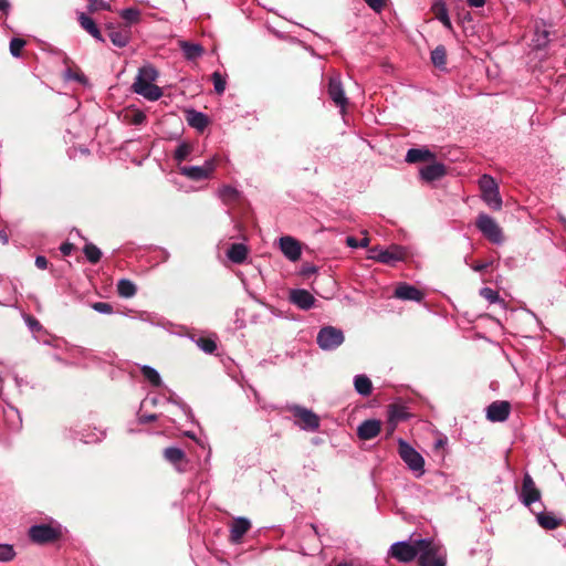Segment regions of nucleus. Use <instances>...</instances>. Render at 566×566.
<instances>
[{"mask_svg": "<svg viewBox=\"0 0 566 566\" xmlns=\"http://www.w3.org/2000/svg\"><path fill=\"white\" fill-rule=\"evenodd\" d=\"M158 77L157 70L151 65H144L138 70V74L132 85L133 92L142 95L148 101H158L163 96V91L154 82Z\"/></svg>", "mask_w": 566, "mask_h": 566, "instance_id": "1", "label": "nucleus"}, {"mask_svg": "<svg viewBox=\"0 0 566 566\" xmlns=\"http://www.w3.org/2000/svg\"><path fill=\"white\" fill-rule=\"evenodd\" d=\"M398 453L401 460L416 478H421L426 472L423 457L402 439L398 440Z\"/></svg>", "mask_w": 566, "mask_h": 566, "instance_id": "2", "label": "nucleus"}, {"mask_svg": "<svg viewBox=\"0 0 566 566\" xmlns=\"http://www.w3.org/2000/svg\"><path fill=\"white\" fill-rule=\"evenodd\" d=\"M428 546V539H417L415 542H397L390 547V554L394 558L402 563H409L417 556L419 557L421 549Z\"/></svg>", "mask_w": 566, "mask_h": 566, "instance_id": "3", "label": "nucleus"}, {"mask_svg": "<svg viewBox=\"0 0 566 566\" xmlns=\"http://www.w3.org/2000/svg\"><path fill=\"white\" fill-rule=\"evenodd\" d=\"M482 200L491 209L499 211L502 209L503 200L500 195L499 185L490 175H483L479 179Z\"/></svg>", "mask_w": 566, "mask_h": 566, "instance_id": "4", "label": "nucleus"}, {"mask_svg": "<svg viewBox=\"0 0 566 566\" xmlns=\"http://www.w3.org/2000/svg\"><path fill=\"white\" fill-rule=\"evenodd\" d=\"M475 226L479 231L492 243L501 244L504 240L501 227L486 213H480Z\"/></svg>", "mask_w": 566, "mask_h": 566, "instance_id": "5", "label": "nucleus"}, {"mask_svg": "<svg viewBox=\"0 0 566 566\" xmlns=\"http://www.w3.org/2000/svg\"><path fill=\"white\" fill-rule=\"evenodd\" d=\"M407 256V251L405 248L392 244L387 249L382 248H373L370 250L369 259L380 262L382 264L392 265L396 262L403 261Z\"/></svg>", "mask_w": 566, "mask_h": 566, "instance_id": "6", "label": "nucleus"}, {"mask_svg": "<svg viewBox=\"0 0 566 566\" xmlns=\"http://www.w3.org/2000/svg\"><path fill=\"white\" fill-rule=\"evenodd\" d=\"M287 409L297 419L295 424L298 426L302 430L316 431L319 428V417L312 410L298 405L290 406Z\"/></svg>", "mask_w": 566, "mask_h": 566, "instance_id": "7", "label": "nucleus"}, {"mask_svg": "<svg viewBox=\"0 0 566 566\" xmlns=\"http://www.w3.org/2000/svg\"><path fill=\"white\" fill-rule=\"evenodd\" d=\"M318 346L324 350H333L344 342V334L334 326L323 327L316 337Z\"/></svg>", "mask_w": 566, "mask_h": 566, "instance_id": "8", "label": "nucleus"}, {"mask_svg": "<svg viewBox=\"0 0 566 566\" xmlns=\"http://www.w3.org/2000/svg\"><path fill=\"white\" fill-rule=\"evenodd\" d=\"M217 159L211 158L205 161L202 166H180L179 172L191 180L208 179L216 169Z\"/></svg>", "mask_w": 566, "mask_h": 566, "instance_id": "9", "label": "nucleus"}, {"mask_svg": "<svg viewBox=\"0 0 566 566\" xmlns=\"http://www.w3.org/2000/svg\"><path fill=\"white\" fill-rule=\"evenodd\" d=\"M518 499L526 507L530 509L532 504L541 500V491L536 488L533 478L528 473L523 478Z\"/></svg>", "mask_w": 566, "mask_h": 566, "instance_id": "10", "label": "nucleus"}, {"mask_svg": "<svg viewBox=\"0 0 566 566\" xmlns=\"http://www.w3.org/2000/svg\"><path fill=\"white\" fill-rule=\"evenodd\" d=\"M327 92L334 104L344 111L348 104V99L338 74H334L329 77Z\"/></svg>", "mask_w": 566, "mask_h": 566, "instance_id": "11", "label": "nucleus"}, {"mask_svg": "<svg viewBox=\"0 0 566 566\" xmlns=\"http://www.w3.org/2000/svg\"><path fill=\"white\" fill-rule=\"evenodd\" d=\"M419 566H446V555L428 539V546L421 549Z\"/></svg>", "mask_w": 566, "mask_h": 566, "instance_id": "12", "label": "nucleus"}, {"mask_svg": "<svg viewBox=\"0 0 566 566\" xmlns=\"http://www.w3.org/2000/svg\"><path fill=\"white\" fill-rule=\"evenodd\" d=\"M29 536L34 543L44 544L55 541L60 532L50 525L41 524L32 526Z\"/></svg>", "mask_w": 566, "mask_h": 566, "instance_id": "13", "label": "nucleus"}, {"mask_svg": "<svg viewBox=\"0 0 566 566\" xmlns=\"http://www.w3.org/2000/svg\"><path fill=\"white\" fill-rule=\"evenodd\" d=\"M511 412V405L505 400L493 401L486 408V419L491 422H503L505 421Z\"/></svg>", "mask_w": 566, "mask_h": 566, "instance_id": "14", "label": "nucleus"}, {"mask_svg": "<svg viewBox=\"0 0 566 566\" xmlns=\"http://www.w3.org/2000/svg\"><path fill=\"white\" fill-rule=\"evenodd\" d=\"M553 25L541 20L535 23V30H534V38L533 42L535 48L537 49H544L551 42V35L553 34L552 31Z\"/></svg>", "mask_w": 566, "mask_h": 566, "instance_id": "15", "label": "nucleus"}, {"mask_svg": "<svg viewBox=\"0 0 566 566\" xmlns=\"http://www.w3.org/2000/svg\"><path fill=\"white\" fill-rule=\"evenodd\" d=\"M289 300L300 310L307 311L315 304V297L304 289L291 290Z\"/></svg>", "mask_w": 566, "mask_h": 566, "instance_id": "16", "label": "nucleus"}, {"mask_svg": "<svg viewBox=\"0 0 566 566\" xmlns=\"http://www.w3.org/2000/svg\"><path fill=\"white\" fill-rule=\"evenodd\" d=\"M280 249L282 253L292 262H295L301 258V245L298 241L292 237H282L280 239Z\"/></svg>", "mask_w": 566, "mask_h": 566, "instance_id": "17", "label": "nucleus"}, {"mask_svg": "<svg viewBox=\"0 0 566 566\" xmlns=\"http://www.w3.org/2000/svg\"><path fill=\"white\" fill-rule=\"evenodd\" d=\"M381 422L377 419H368L363 421L357 428V436L361 440H370L379 434Z\"/></svg>", "mask_w": 566, "mask_h": 566, "instance_id": "18", "label": "nucleus"}, {"mask_svg": "<svg viewBox=\"0 0 566 566\" xmlns=\"http://www.w3.org/2000/svg\"><path fill=\"white\" fill-rule=\"evenodd\" d=\"M395 296L403 301L420 302L423 298V293L410 284L401 283L396 287Z\"/></svg>", "mask_w": 566, "mask_h": 566, "instance_id": "19", "label": "nucleus"}, {"mask_svg": "<svg viewBox=\"0 0 566 566\" xmlns=\"http://www.w3.org/2000/svg\"><path fill=\"white\" fill-rule=\"evenodd\" d=\"M531 511L536 515V521L541 527L553 531L562 525L563 520L557 517L553 512H535L531 509Z\"/></svg>", "mask_w": 566, "mask_h": 566, "instance_id": "20", "label": "nucleus"}, {"mask_svg": "<svg viewBox=\"0 0 566 566\" xmlns=\"http://www.w3.org/2000/svg\"><path fill=\"white\" fill-rule=\"evenodd\" d=\"M108 36L112 43L118 48H124L128 44L130 39V30L128 27L117 29L113 24L107 25Z\"/></svg>", "mask_w": 566, "mask_h": 566, "instance_id": "21", "label": "nucleus"}, {"mask_svg": "<svg viewBox=\"0 0 566 566\" xmlns=\"http://www.w3.org/2000/svg\"><path fill=\"white\" fill-rule=\"evenodd\" d=\"M164 458L170 462L179 472L185 471L186 454L180 448L169 447L164 450Z\"/></svg>", "mask_w": 566, "mask_h": 566, "instance_id": "22", "label": "nucleus"}, {"mask_svg": "<svg viewBox=\"0 0 566 566\" xmlns=\"http://www.w3.org/2000/svg\"><path fill=\"white\" fill-rule=\"evenodd\" d=\"M251 523L245 517H237L230 527V539L233 543H239L243 535L250 530Z\"/></svg>", "mask_w": 566, "mask_h": 566, "instance_id": "23", "label": "nucleus"}, {"mask_svg": "<svg viewBox=\"0 0 566 566\" xmlns=\"http://www.w3.org/2000/svg\"><path fill=\"white\" fill-rule=\"evenodd\" d=\"M77 21L82 29H84L88 34H91L95 40L99 42H105L99 29L92 18H90L84 12L77 13Z\"/></svg>", "mask_w": 566, "mask_h": 566, "instance_id": "24", "label": "nucleus"}, {"mask_svg": "<svg viewBox=\"0 0 566 566\" xmlns=\"http://www.w3.org/2000/svg\"><path fill=\"white\" fill-rule=\"evenodd\" d=\"M408 418V412L402 406L391 405L388 409L389 433H392L400 421Z\"/></svg>", "mask_w": 566, "mask_h": 566, "instance_id": "25", "label": "nucleus"}, {"mask_svg": "<svg viewBox=\"0 0 566 566\" xmlns=\"http://www.w3.org/2000/svg\"><path fill=\"white\" fill-rule=\"evenodd\" d=\"M446 174V167L442 164L436 163L428 165L420 170L421 178L426 181H433L440 179Z\"/></svg>", "mask_w": 566, "mask_h": 566, "instance_id": "26", "label": "nucleus"}, {"mask_svg": "<svg viewBox=\"0 0 566 566\" xmlns=\"http://www.w3.org/2000/svg\"><path fill=\"white\" fill-rule=\"evenodd\" d=\"M227 256L233 263L241 264L248 256V248L243 243H233L228 249Z\"/></svg>", "mask_w": 566, "mask_h": 566, "instance_id": "27", "label": "nucleus"}, {"mask_svg": "<svg viewBox=\"0 0 566 566\" xmlns=\"http://www.w3.org/2000/svg\"><path fill=\"white\" fill-rule=\"evenodd\" d=\"M431 158H433V154L429 149L411 148L406 155V161L410 164L427 161Z\"/></svg>", "mask_w": 566, "mask_h": 566, "instance_id": "28", "label": "nucleus"}, {"mask_svg": "<svg viewBox=\"0 0 566 566\" xmlns=\"http://www.w3.org/2000/svg\"><path fill=\"white\" fill-rule=\"evenodd\" d=\"M180 49L187 60H196L203 54V48L197 43H190L187 41L180 42Z\"/></svg>", "mask_w": 566, "mask_h": 566, "instance_id": "29", "label": "nucleus"}, {"mask_svg": "<svg viewBox=\"0 0 566 566\" xmlns=\"http://www.w3.org/2000/svg\"><path fill=\"white\" fill-rule=\"evenodd\" d=\"M187 122L191 127L198 130H203L208 125L207 116L193 109L187 113Z\"/></svg>", "mask_w": 566, "mask_h": 566, "instance_id": "30", "label": "nucleus"}, {"mask_svg": "<svg viewBox=\"0 0 566 566\" xmlns=\"http://www.w3.org/2000/svg\"><path fill=\"white\" fill-rule=\"evenodd\" d=\"M432 11L436 18L449 30L452 29V23L448 14V9L444 2H436L432 6Z\"/></svg>", "mask_w": 566, "mask_h": 566, "instance_id": "31", "label": "nucleus"}, {"mask_svg": "<svg viewBox=\"0 0 566 566\" xmlns=\"http://www.w3.org/2000/svg\"><path fill=\"white\" fill-rule=\"evenodd\" d=\"M355 390L361 396H369L373 390L370 379L365 375H357L354 379Z\"/></svg>", "mask_w": 566, "mask_h": 566, "instance_id": "32", "label": "nucleus"}, {"mask_svg": "<svg viewBox=\"0 0 566 566\" xmlns=\"http://www.w3.org/2000/svg\"><path fill=\"white\" fill-rule=\"evenodd\" d=\"M117 293L125 298L132 297L136 294V286L132 281L122 279L117 283Z\"/></svg>", "mask_w": 566, "mask_h": 566, "instance_id": "33", "label": "nucleus"}, {"mask_svg": "<svg viewBox=\"0 0 566 566\" xmlns=\"http://www.w3.org/2000/svg\"><path fill=\"white\" fill-rule=\"evenodd\" d=\"M431 61L436 67L443 69L447 63V51L443 45H438L431 52Z\"/></svg>", "mask_w": 566, "mask_h": 566, "instance_id": "34", "label": "nucleus"}, {"mask_svg": "<svg viewBox=\"0 0 566 566\" xmlns=\"http://www.w3.org/2000/svg\"><path fill=\"white\" fill-rule=\"evenodd\" d=\"M239 191L231 186H223L219 189V197L224 203H231L239 198Z\"/></svg>", "mask_w": 566, "mask_h": 566, "instance_id": "35", "label": "nucleus"}, {"mask_svg": "<svg viewBox=\"0 0 566 566\" xmlns=\"http://www.w3.org/2000/svg\"><path fill=\"white\" fill-rule=\"evenodd\" d=\"M142 374L151 385L159 386L161 384V378L155 368L145 365L142 367Z\"/></svg>", "mask_w": 566, "mask_h": 566, "instance_id": "36", "label": "nucleus"}, {"mask_svg": "<svg viewBox=\"0 0 566 566\" xmlns=\"http://www.w3.org/2000/svg\"><path fill=\"white\" fill-rule=\"evenodd\" d=\"M197 346L207 354H212L217 349L216 340L209 337H199L196 340Z\"/></svg>", "mask_w": 566, "mask_h": 566, "instance_id": "37", "label": "nucleus"}, {"mask_svg": "<svg viewBox=\"0 0 566 566\" xmlns=\"http://www.w3.org/2000/svg\"><path fill=\"white\" fill-rule=\"evenodd\" d=\"M84 254L91 263H97L102 256L101 250L92 243L84 247Z\"/></svg>", "mask_w": 566, "mask_h": 566, "instance_id": "38", "label": "nucleus"}, {"mask_svg": "<svg viewBox=\"0 0 566 566\" xmlns=\"http://www.w3.org/2000/svg\"><path fill=\"white\" fill-rule=\"evenodd\" d=\"M119 14L128 23L138 22L140 17V12L134 8L123 9Z\"/></svg>", "mask_w": 566, "mask_h": 566, "instance_id": "39", "label": "nucleus"}, {"mask_svg": "<svg viewBox=\"0 0 566 566\" xmlns=\"http://www.w3.org/2000/svg\"><path fill=\"white\" fill-rule=\"evenodd\" d=\"M211 77H212L216 93L219 95L223 94L226 91V84H227L226 77L219 72H214Z\"/></svg>", "mask_w": 566, "mask_h": 566, "instance_id": "40", "label": "nucleus"}, {"mask_svg": "<svg viewBox=\"0 0 566 566\" xmlns=\"http://www.w3.org/2000/svg\"><path fill=\"white\" fill-rule=\"evenodd\" d=\"M190 153H191V147L188 144L182 143L176 148L174 158L178 163H180V161L185 160L189 156Z\"/></svg>", "mask_w": 566, "mask_h": 566, "instance_id": "41", "label": "nucleus"}, {"mask_svg": "<svg viewBox=\"0 0 566 566\" xmlns=\"http://www.w3.org/2000/svg\"><path fill=\"white\" fill-rule=\"evenodd\" d=\"M15 552L13 546L9 544H0V562H9L13 559Z\"/></svg>", "mask_w": 566, "mask_h": 566, "instance_id": "42", "label": "nucleus"}, {"mask_svg": "<svg viewBox=\"0 0 566 566\" xmlns=\"http://www.w3.org/2000/svg\"><path fill=\"white\" fill-rule=\"evenodd\" d=\"M24 45H25V41L24 40H22L20 38H13L10 41V53L14 57H19L21 55V50L23 49Z\"/></svg>", "mask_w": 566, "mask_h": 566, "instance_id": "43", "label": "nucleus"}, {"mask_svg": "<svg viewBox=\"0 0 566 566\" xmlns=\"http://www.w3.org/2000/svg\"><path fill=\"white\" fill-rule=\"evenodd\" d=\"M480 295L484 297L490 303H496L500 301V295L496 291L490 289V287H483L480 291Z\"/></svg>", "mask_w": 566, "mask_h": 566, "instance_id": "44", "label": "nucleus"}, {"mask_svg": "<svg viewBox=\"0 0 566 566\" xmlns=\"http://www.w3.org/2000/svg\"><path fill=\"white\" fill-rule=\"evenodd\" d=\"M87 9L90 12H96L98 10H109L111 7L108 3L103 0H90Z\"/></svg>", "mask_w": 566, "mask_h": 566, "instance_id": "45", "label": "nucleus"}, {"mask_svg": "<svg viewBox=\"0 0 566 566\" xmlns=\"http://www.w3.org/2000/svg\"><path fill=\"white\" fill-rule=\"evenodd\" d=\"M127 117L133 125H142L146 120V115L140 111H133Z\"/></svg>", "mask_w": 566, "mask_h": 566, "instance_id": "46", "label": "nucleus"}, {"mask_svg": "<svg viewBox=\"0 0 566 566\" xmlns=\"http://www.w3.org/2000/svg\"><path fill=\"white\" fill-rule=\"evenodd\" d=\"M92 308L101 314L113 313V306L106 302H96L92 304Z\"/></svg>", "mask_w": 566, "mask_h": 566, "instance_id": "47", "label": "nucleus"}, {"mask_svg": "<svg viewBox=\"0 0 566 566\" xmlns=\"http://www.w3.org/2000/svg\"><path fill=\"white\" fill-rule=\"evenodd\" d=\"M346 243L350 248H366L369 244V239L368 238H364L360 241H358L354 237H347Z\"/></svg>", "mask_w": 566, "mask_h": 566, "instance_id": "48", "label": "nucleus"}, {"mask_svg": "<svg viewBox=\"0 0 566 566\" xmlns=\"http://www.w3.org/2000/svg\"><path fill=\"white\" fill-rule=\"evenodd\" d=\"M386 1L387 0H365L368 7H370L376 12H380L384 9Z\"/></svg>", "mask_w": 566, "mask_h": 566, "instance_id": "49", "label": "nucleus"}, {"mask_svg": "<svg viewBox=\"0 0 566 566\" xmlns=\"http://www.w3.org/2000/svg\"><path fill=\"white\" fill-rule=\"evenodd\" d=\"M24 321L31 331H40L41 329V325H40L39 321L36 318H34L33 316L27 315L24 317Z\"/></svg>", "mask_w": 566, "mask_h": 566, "instance_id": "50", "label": "nucleus"}, {"mask_svg": "<svg viewBox=\"0 0 566 566\" xmlns=\"http://www.w3.org/2000/svg\"><path fill=\"white\" fill-rule=\"evenodd\" d=\"M10 8L9 0H0V18L8 15Z\"/></svg>", "mask_w": 566, "mask_h": 566, "instance_id": "51", "label": "nucleus"}, {"mask_svg": "<svg viewBox=\"0 0 566 566\" xmlns=\"http://www.w3.org/2000/svg\"><path fill=\"white\" fill-rule=\"evenodd\" d=\"M35 266L40 270H45L48 268V260L42 255H38L35 258Z\"/></svg>", "mask_w": 566, "mask_h": 566, "instance_id": "52", "label": "nucleus"}, {"mask_svg": "<svg viewBox=\"0 0 566 566\" xmlns=\"http://www.w3.org/2000/svg\"><path fill=\"white\" fill-rule=\"evenodd\" d=\"M73 250V244L72 243H63L61 247H60V251L62 252L63 255H70L71 252Z\"/></svg>", "mask_w": 566, "mask_h": 566, "instance_id": "53", "label": "nucleus"}, {"mask_svg": "<svg viewBox=\"0 0 566 566\" xmlns=\"http://www.w3.org/2000/svg\"><path fill=\"white\" fill-rule=\"evenodd\" d=\"M157 419V416L156 415H142L139 416V422L140 423H147V422H150V421H154Z\"/></svg>", "mask_w": 566, "mask_h": 566, "instance_id": "54", "label": "nucleus"}, {"mask_svg": "<svg viewBox=\"0 0 566 566\" xmlns=\"http://www.w3.org/2000/svg\"><path fill=\"white\" fill-rule=\"evenodd\" d=\"M486 0H467L468 4L473 8H481L485 4Z\"/></svg>", "mask_w": 566, "mask_h": 566, "instance_id": "55", "label": "nucleus"}, {"mask_svg": "<svg viewBox=\"0 0 566 566\" xmlns=\"http://www.w3.org/2000/svg\"><path fill=\"white\" fill-rule=\"evenodd\" d=\"M490 265V263L485 262V263H476L472 266L473 271L475 272H482L484 271L488 266Z\"/></svg>", "mask_w": 566, "mask_h": 566, "instance_id": "56", "label": "nucleus"}, {"mask_svg": "<svg viewBox=\"0 0 566 566\" xmlns=\"http://www.w3.org/2000/svg\"><path fill=\"white\" fill-rule=\"evenodd\" d=\"M0 240L2 241L3 244H7L8 243V237L4 232H0Z\"/></svg>", "mask_w": 566, "mask_h": 566, "instance_id": "57", "label": "nucleus"}]
</instances>
